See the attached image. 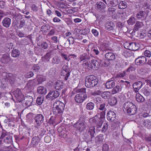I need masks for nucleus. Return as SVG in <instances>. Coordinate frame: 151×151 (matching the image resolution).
Instances as JSON below:
<instances>
[{"label":"nucleus","instance_id":"obj_1","mask_svg":"<svg viewBox=\"0 0 151 151\" xmlns=\"http://www.w3.org/2000/svg\"><path fill=\"white\" fill-rule=\"evenodd\" d=\"M123 111L125 113L129 115H133L136 113V107L131 102L128 101L125 102L123 105Z\"/></svg>","mask_w":151,"mask_h":151},{"label":"nucleus","instance_id":"obj_2","mask_svg":"<svg viewBox=\"0 0 151 151\" xmlns=\"http://www.w3.org/2000/svg\"><path fill=\"white\" fill-rule=\"evenodd\" d=\"M98 83V79L94 76H88L85 78V85L88 88L94 87L97 85Z\"/></svg>","mask_w":151,"mask_h":151},{"label":"nucleus","instance_id":"obj_3","mask_svg":"<svg viewBox=\"0 0 151 151\" xmlns=\"http://www.w3.org/2000/svg\"><path fill=\"white\" fill-rule=\"evenodd\" d=\"M64 108V104L60 101H57L54 104L52 112L55 115L61 114L63 112Z\"/></svg>","mask_w":151,"mask_h":151},{"label":"nucleus","instance_id":"obj_4","mask_svg":"<svg viewBox=\"0 0 151 151\" xmlns=\"http://www.w3.org/2000/svg\"><path fill=\"white\" fill-rule=\"evenodd\" d=\"M85 121L83 118H80L77 122L74 124L73 127L77 131L79 132L83 131L86 127Z\"/></svg>","mask_w":151,"mask_h":151},{"label":"nucleus","instance_id":"obj_5","mask_svg":"<svg viewBox=\"0 0 151 151\" xmlns=\"http://www.w3.org/2000/svg\"><path fill=\"white\" fill-rule=\"evenodd\" d=\"M106 5L103 2L99 1L96 3L95 8L100 14H104L106 12Z\"/></svg>","mask_w":151,"mask_h":151},{"label":"nucleus","instance_id":"obj_6","mask_svg":"<svg viewBox=\"0 0 151 151\" xmlns=\"http://www.w3.org/2000/svg\"><path fill=\"white\" fill-rule=\"evenodd\" d=\"M13 94L17 101L19 102L23 101L24 95L20 89L17 88L14 91Z\"/></svg>","mask_w":151,"mask_h":151},{"label":"nucleus","instance_id":"obj_7","mask_svg":"<svg viewBox=\"0 0 151 151\" xmlns=\"http://www.w3.org/2000/svg\"><path fill=\"white\" fill-rule=\"evenodd\" d=\"M87 95L85 94H76L74 97V99L75 102L78 103H81L87 98Z\"/></svg>","mask_w":151,"mask_h":151},{"label":"nucleus","instance_id":"obj_8","mask_svg":"<svg viewBox=\"0 0 151 151\" xmlns=\"http://www.w3.org/2000/svg\"><path fill=\"white\" fill-rule=\"evenodd\" d=\"M125 45L127 46V48L130 50L135 51L139 49L138 46L139 44L136 42H127Z\"/></svg>","mask_w":151,"mask_h":151},{"label":"nucleus","instance_id":"obj_9","mask_svg":"<svg viewBox=\"0 0 151 151\" xmlns=\"http://www.w3.org/2000/svg\"><path fill=\"white\" fill-rule=\"evenodd\" d=\"M32 97L30 96H27L24 99L23 98V101H22L23 106L26 108L30 106L33 102Z\"/></svg>","mask_w":151,"mask_h":151},{"label":"nucleus","instance_id":"obj_10","mask_svg":"<svg viewBox=\"0 0 151 151\" xmlns=\"http://www.w3.org/2000/svg\"><path fill=\"white\" fill-rule=\"evenodd\" d=\"M146 61L147 59L144 56L139 57L135 60V64L138 66H142L144 65L146 63Z\"/></svg>","mask_w":151,"mask_h":151},{"label":"nucleus","instance_id":"obj_11","mask_svg":"<svg viewBox=\"0 0 151 151\" xmlns=\"http://www.w3.org/2000/svg\"><path fill=\"white\" fill-rule=\"evenodd\" d=\"M10 14L12 17L13 18L15 19H20L22 18V16L19 13V11L18 9H12L10 12Z\"/></svg>","mask_w":151,"mask_h":151},{"label":"nucleus","instance_id":"obj_12","mask_svg":"<svg viewBox=\"0 0 151 151\" xmlns=\"http://www.w3.org/2000/svg\"><path fill=\"white\" fill-rule=\"evenodd\" d=\"M106 117L109 121L113 122L116 119V115L114 111H109L107 114Z\"/></svg>","mask_w":151,"mask_h":151},{"label":"nucleus","instance_id":"obj_13","mask_svg":"<svg viewBox=\"0 0 151 151\" xmlns=\"http://www.w3.org/2000/svg\"><path fill=\"white\" fill-rule=\"evenodd\" d=\"M11 22V19L9 17H6L4 18L2 20V24L4 27L8 28L10 27Z\"/></svg>","mask_w":151,"mask_h":151},{"label":"nucleus","instance_id":"obj_14","mask_svg":"<svg viewBox=\"0 0 151 151\" xmlns=\"http://www.w3.org/2000/svg\"><path fill=\"white\" fill-rule=\"evenodd\" d=\"M34 119L35 124L39 126L43 122L44 116L41 114H38L35 117Z\"/></svg>","mask_w":151,"mask_h":151},{"label":"nucleus","instance_id":"obj_15","mask_svg":"<svg viewBox=\"0 0 151 151\" xmlns=\"http://www.w3.org/2000/svg\"><path fill=\"white\" fill-rule=\"evenodd\" d=\"M143 85L141 81H138L134 83L133 84V87L134 89V91L135 93L138 92L139 90L141 88Z\"/></svg>","mask_w":151,"mask_h":151},{"label":"nucleus","instance_id":"obj_16","mask_svg":"<svg viewBox=\"0 0 151 151\" xmlns=\"http://www.w3.org/2000/svg\"><path fill=\"white\" fill-rule=\"evenodd\" d=\"M5 79L6 81L11 84L14 83L15 80L14 76L11 73H6Z\"/></svg>","mask_w":151,"mask_h":151},{"label":"nucleus","instance_id":"obj_17","mask_svg":"<svg viewBox=\"0 0 151 151\" xmlns=\"http://www.w3.org/2000/svg\"><path fill=\"white\" fill-rule=\"evenodd\" d=\"M79 58L81 61L84 62L87 61L91 58V57L88 53H83L80 55Z\"/></svg>","mask_w":151,"mask_h":151},{"label":"nucleus","instance_id":"obj_18","mask_svg":"<svg viewBox=\"0 0 151 151\" xmlns=\"http://www.w3.org/2000/svg\"><path fill=\"white\" fill-rule=\"evenodd\" d=\"M10 59L9 55L6 53L4 54L3 55L1 60L2 63L5 64H8L10 62Z\"/></svg>","mask_w":151,"mask_h":151},{"label":"nucleus","instance_id":"obj_19","mask_svg":"<svg viewBox=\"0 0 151 151\" xmlns=\"http://www.w3.org/2000/svg\"><path fill=\"white\" fill-rule=\"evenodd\" d=\"M114 78H111V80H108L106 83V88L107 89H111L114 87L115 82L113 80Z\"/></svg>","mask_w":151,"mask_h":151},{"label":"nucleus","instance_id":"obj_20","mask_svg":"<svg viewBox=\"0 0 151 151\" xmlns=\"http://www.w3.org/2000/svg\"><path fill=\"white\" fill-rule=\"evenodd\" d=\"M106 59L108 61H113L115 58V55L112 52H108L105 55Z\"/></svg>","mask_w":151,"mask_h":151},{"label":"nucleus","instance_id":"obj_21","mask_svg":"<svg viewBox=\"0 0 151 151\" xmlns=\"http://www.w3.org/2000/svg\"><path fill=\"white\" fill-rule=\"evenodd\" d=\"M118 0H107L105 3L110 6L115 7L119 4Z\"/></svg>","mask_w":151,"mask_h":151},{"label":"nucleus","instance_id":"obj_22","mask_svg":"<svg viewBox=\"0 0 151 151\" xmlns=\"http://www.w3.org/2000/svg\"><path fill=\"white\" fill-rule=\"evenodd\" d=\"M106 27L109 30H112L115 27V24L111 21H109L106 24Z\"/></svg>","mask_w":151,"mask_h":151},{"label":"nucleus","instance_id":"obj_23","mask_svg":"<svg viewBox=\"0 0 151 151\" xmlns=\"http://www.w3.org/2000/svg\"><path fill=\"white\" fill-rule=\"evenodd\" d=\"M86 89L85 88H82L80 89H75L72 92L73 94H75V92L76 93H79L78 94H85V95H87L86 94Z\"/></svg>","mask_w":151,"mask_h":151},{"label":"nucleus","instance_id":"obj_24","mask_svg":"<svg viewBox=\"0 0 151 151\" xmlns=\"http://www.w3.org/2000/svg\"><path fill=\"white\" fill-rule=\"evenodd\" d=\"M20 52L18 49L14 48L12 51L11 53L12 56L14 58H18L19 57Z\"/></svg>","mask_w":151,"mask_h":151},{"label":"nucleus","instance_id":"obj_25","mask_svg":"<svg viewBox=\"0 0 151 151\" xmlns=\"http://www.w3.org/2000/svg\"><path fill=\"white\" fill-rule=\"evenodd\" d=\"M135 98L136 100L139 103H142L145 100V98L139 93L136 94Z\"/></svg>","mask_w":151,"mask_h":151},{"label":"nucleus","instance_id":"obj_26","mask_svg":"<svg viewBox=\"0 0 151 151\" xmlns=\"http://www.w3.org/2000/svg\"><path fill=\"white\" fill-rule=\"evenodd\" d=\"M63 83L60 81H58L55 84V88L57 90H60L63 87Z\"/></svg>","mask_w":151,"mask_h":151},{"label":"nucleus","instance_id":"obj_27","mask_svg":"<svg viewBox=\"0 0 151 151\" xmlns=\"http://www.w3.org/2000/svg\"><path fill=\"white\" fill-rule=\"evenodd\" d=\"M146 12L145 11H141L137 13L136 17L138 19H144L145 16L146 14Z\"/></svg>","mask_w":151,"mask_h":151},{"label":"nucleus","instance_id":"obj_28","mask_svg":"<svg viewBox=\"0 0 151 151\" xmlns=\"http://www.w3.org/2000/svg\"><path fill=\"white\" fill-rule=\"evenodd\" d=\"M32 69L34 72L37 73L41 70V66L38 64H35L32 67Z\"/></svg>","mask_w":151,"mask_h":151},{"label":"nucleus","instance_id":"obj_29","mask_svg":"<svg viewBox=\"0 0 151 151\" xmlns=\"http://www.w3.org/2000/svg\"><path fill=\"white\" fill-rule=\"evenodd\" d=\"M104 139L103 135L100 134L95 138V142L98 144L101 142Z\"/></svg>","mask_w":151,"mask_h":151},{"label":"nucleus","instance_id":"obj_30","mask_svg":"<svg viewBox=\"0 0 151 151\" xmlns=\"http://www.w3.org/2000/svg\"><path fill=\"white\" fill-rule=\"evenodd\" d=\"M91 63L94 68H98L100 66V61L96 59H92L91 61Z\"/></svg>","mask_w":151,"mask_h":151},{"label":"nucleus","instance_id":"obj_31","mask_svg":"<svg viewBox=\"0 0 151 151\" xmlns=\"http://www.w3.org/2000/svg\"><path fill=\"white\" fill-rule=\"evenodd\" d=\"M99 116L96 115L93 117L90 118L89 119V122L91 123H95L96 124L100 118L99 116Z\"/></svg>","mask_w":151,"mask_h":151},{"label":"nucleus","instance_id":"obj_32","mask_svg":"<svg viewBox=\"0 0 151 151\" xmlns=\"http://www.w3.org/2000/svg\"><path fill=\"white\" fill-rule=\"evenodd\" d=\"M121 87L119 86H116L115 87H114V88L111 91V93L113 94H114L120 91L121 90Z\"/></svg>","mask_w":151,"mask_h":151},{"label":"nucleus","instance_id":"obj_33","mask_svg":"<svg viewBox=\"0 0 151 151\" xmlns=\"http://www.w3.org/2000/svg\"><path fill=\"white\" fill-rule=\"evenodd\" d=\"M37 91L38 93L42 95H45L47 92L46 88L42 86L39 87L37 88Z\"/></svg>","mask_w":151,"mask_h":151},{"label":"nucleus","instance_id":"obj_34","mask_svg":"<svg viewBox=\"0 0 151 151\" xmlns=\"http://www.w3.org/2000/svg\"><path fill=\"white\" fill-rule=\"evenodd\" d=\"M142 24L141 22L137 21L136 24H135L134 30V31H138L142 26Z\"/></svg>","mask_w":151,"mask_h":151},{"label":"nucleus","instance_id":"obj_35","mask_svg":"<svg viewBox=\"0 0 151 151\" xmlns=\"http://www.w3.org/2000/svg\"><path fill=\"white\" fill-rule=\"evenodd\" d=\"M116 103L117 99L115 97L110 98L108 101V103L111 106H114L116 105Z\"/></svg>","mask_w":151,"mask_h":151},{"label":"nucleus","instance_id":"obj_36","mask_svg":"<svg viewBox=\"0 0 151 151\" xmlns=\"http://www.w3.org/2000/svg\"><path fill=\"white\" fill-rule=\"evenodd\" d=\"M88 133L90 135L91 137L93 138L96 135L95 128L94 127H90L89 129Z\"/></svg>","mask_w":151,"mask_h":151},{"label":"nucleus","instance_id":"obj_37","mask_svg":"<svg viewBox=\"0 0 151 151\" xmlns=\"http://www.w3.org/2000/svg\"><path fill=\"white\" fill-rule=\"evenodd\" d=\"M94 107V104L92 102H90L87 104L86 108L87 110H91L93 109Z\"/></svg>","mask_w":151,"mask_h":151},{"label":"nucleus","instance_id":"obj_38","mask_svg":"<svg viewBox=\"0 0 151 151\" xmlns=\"http://www.w3.org/2000/svg\"><path fill=\"white\" fill-rule=\"evenodd\" d=\"M100 61V66L101 67L106 66L108 65L109 63L104 59L99 60Z\"/></svg>","mask_w":151,"mask_h":151},{"label":"nucleus","instance_id":"obj_39","mask_svg":"<svg viewBox=\"0 0 151 151\" xmlns=\"http://www.w3.org/2000/svg\"><path fill=\"white\" fill-rule=\"evenodd\" d=\"M136 19L133 17H131L127 20V23L129 25H133L136 22Z\"/></svg>","mask_w":151,"mask_h":151},{"label":"nucleus","instance_id":"obj_40","mask_svg":"<svg viewBox=\"0 0 151 151\" xmlns=\"http://www.w3.org/2000/svg\"><path fill=\"white\" fill-rule=\"evenodd\" d=\"M110 95V93L108 91H104L103 92L101 95L102 98L105 99H106L109 98Z\"/></svg>","mask_w":151,"mask_h":151},{"label":"nucleus","instance_id":"obj_41","mask_svg":"<svg viewBox=\"0 0 151 151\" xmlns=\"http://www.w3.org/2000/svg\"><path fill=\"white\" fill-rule=\"evenodd\" d=\"M127 7V4L124 1H121L119 4V8L120 9H124Z\"/></svg>","mask_w":151,"mask_h":151},{"label":"nucleus","instance_id":"obj_42","mask_svg":"<svg viewBox=\"0 0 151 151\" xmlns=\"http://www.w3.org/2000/svg\"><path fill=\"white\" fill-rule=\"evenodd\" d=\"M12 137L10 136L7 135L6 137L4 139V142L7 144H11L12 142Z\"/></svg>","mask_w":151,"mask_h":151},{"label":"nucleus","instance_id":"obj_43","mask_svg":"<svg viewBox=\"0 0 151 151\" xmlns=\"http://www.w3.org/2000/svg\"><path fill=\"white\" fill-rule=\"evenodd\" d=\"M70 72H61V75L63 76L64 78V80L66 81L68 80V77L70 75Z\"/></svg>","mask_w":151,"mask_h":151},{"label":"nucleus","instance_id":"obj_44","mask_svg":"<svg viewBox=\"0 0 151 151\" xmlns=\"http://www.w3.org/2000/svg\"><path fill=\"white\" fill-rule=\"evenodd\" d=\"M39 142V139L38 137L35 136L33 137L32 139L31 143L33 145H36Z\"/></svg>","mask_w":151,"mask_h":151},{"label":"nucleus","instance_id":"obj_45","mask_svg":"<svg viewBox=\"0 0 151 151\" xmlns=\"http://www.w3.org/2000/svg\"><path fill=\"white\" fill-rule=\"evenodd\" d=\"M108 124L107 123L104 124L101 131L102 133H105L106 132L108 128Z\"/></svg>","mask_w":151,"mask_h":151},{"label":"nucleus","instance_id":"obj_46","mask_svg":"<svg viewBox=\"0 0 151 151\" xmlns=\"http://www.w3.org/2000/svg\"><path fill=\"white\" fill-rule=\"evenodd\" d=\"M67 65H65L63 66L62 68V72H71L70 68L68 67V66L67 64Z\"/></svg>","mask_w":151,"mask_h":151},{"label":"nucleus","instance_id":"obj_47","mask_svg":"<svg viewBox=\"0 0 151 151\" xmlns=\"http://www.w3.org/2000/svg\"><path fill=\"white\" fill-rule=\"evenodd\" d=\"M106 104L105 103L101 104L97 107L98 109L101 111L106 110V108H105Z\"/></svg>","mask_w":151,"mask_h":151},{"label":"nucleus","instance_id":"obj_48","mask_svg":"<svg viewBox=\"0 0 151 151\" xmlns=\"http://www.w3.org/2000/svg\"><path fill=\"white\" fill-rule=\"evenodd\" d=\"M60 62V58L58 57H55L53 58L52 60V63L54 64H58Z\"/></svg>","mask_w":151,"mask_h":151},{"label":"nucleus","instance_id":"obj_49","mask_svg":"<svg viewBox=\"0 0 151 151\" xmlns=\"http://www.w3.org/2000/svg\"><path fill=\"white\" fill-rule=\"evenodd\" d=\"M103 123V121L102 120V119L100 118L99 120H98L96 123V127L97 128H100L101 127Z\"/></svg>","mask_w":151,"mask_h":151},{"label":"nucleus","instance_id":"obj_50","mask_svg":"<svg viewBox=\"0 0 151 151\" xmlns=\"http://www.w3.org/2000/svg\"><path fill=\"white\" fill-rule=\"evenodd\" d=\"M84 138L86 141H87L88 142H90L92 141L93 138L91 137V136H89L88 134H86L84 136Z\"/></svg>","mask_w":151,"mask_h":151},{"label":"nucleus","instance_id":"obj_51","mask_svg":"<svg viewBox=\"0 0 151 151\" xmlns=\"http://www.w3.org/2000/svg\"><path fill=\"white\" fill-rule=\"evenodd\" d=\"M116 9L112 7H109L108 10V13L109 14H112L115 12Z\"/></svg>","mask_w":151,"mask_h":151},{"label":"nucleus","instance_id":"obj_52","mask_svg":"<svg viewBox=\"0 0 151 151\" xmlns=\"http://www.w3.org/2000/svg\"><path fill=\"white\" fill-rule=\"evenodd\" d=\"M144 68L145 71L146 72H148L150 71L151 69V66L147 64L146 63L144 65Z\"/></svg>","mask_w":151,"mask_h":151},{"label":"nucleus","instance_id":"obj_53","mask_svg":"<svg viewBox=\"0 0 151 151\" xmlns=\"http://www.w3.org/2000/svg\"><path fill=\"white\" fill-rule=\"evenodd\" d=\"M34 75L32 71H29L25 74V76L27 78H30L33 76Z\"/></svg>","mask_w":151,"mask_h":151},{"label":"nucleus","instance_id":"obj_54","mask_svg":"<svg viewBox=\"0 0 151 151\" xmlns=\"http://www.w3.org/2000/svg\"><path fill=\"white\" fill-rule=\"evenodd\" d=\"M43 101V98L41 97H38L36 100L37 103L38 105H40L42 104Z\"/></svg>","mask_w":151,"mask_h":151},{"label":"nucleus","instance_id":"obj_55","mask_svg":"<svg viewBox=\"0 0 151 151\" xmlns=\"http://www.w3.org/2000/svg\"><path fill=\"white\" fill-rule=\"evenodd\" d=\"M85 64L86 66V68L89 70H91L93 67L92 64H91L89 63L88 62L85 63Z\"/></svg>","mask_w":151,"mask_h":151},{"label":"nucleus","instance_id":"obj_56","mask_svg":"<svg viewBox=\"0 0 151 151\" xmlns=\"http://www.w3.org/2000/svg\"><path fill=\"white\" fill-rule=\"evenodd\" d=\"M52 93H54V96H53V99L57 98L60 95L59 92L57 91H52Z\"/></svg>","mask_w":151,"mask_h":151},{"label":"nucleus","instance_id":"obj_57","mask_svg":"<svg viewBox=\"0 0 151 151\" xmlns=\"http://www.w3.org/2000/svg\"><path fill=\"white\" fill-rule=\"evenodd\" d=\"M7 86V83L4 82H2L0 83V87L3 89H5Z\"/></svg>","mask_w":151,"mask_h":151},{"label":"nucleus","instance_id":"obj_58","mask_svg":"<svg viewBox=\"0 0 151 151\" xmlns=\"http://www.w3.org/2000/svg\"><path fill=\"white\" fill-rule=\"evenodd\" d=\"M143 93L145 96H150V91H149L147 89H145L143 91Z\"/></svg>","mask_w":151,"mask_h":151},{"label":"nucleus","instance_id":"obj_59","mask_svg":"<svg viewBox=\"0 0 151 151\" xmlns=\"http://www.w3.org/2000/svg\"><path fill=\"white\" fill-rule=\"evenodd\" d=\"M126 75V73L124 71H123L122 73H119L116 75L117 78H122L124 77Z\"/></svg>","mask_w":151,"mask_h":151},{"label":"nucleus","instance_id":"obj_60","mask_svg":"<svg viewBox=\"0 0 151 151\" xmlns=\"http://www.w3.org/2000/svg\"><path fill=\"white\" fill-rule=\"evenodd\" d=\"M144 125L147 127L149 126H151V119L145 121L144 122Z\"/></svg>","mask_w":151,"mask_h":151},{"label":"nucleus","instance_id":"obj_61","mask_svg":"<svg viewBox=\"0 0 151 151\" xmlns=\"http://www.w3.org/2000/svg\"><path fill=\"white\" fill-rule=\"evenodd\" d=\"M109 150V146L106 144L103 145L102 147L103 151H108Z\"/></svg>","mask_w":151,"mask_h":151},{"label":"nucleus","instance_id":"obj_62","mask_svg":"<svg viewBox=\"0 0 151 151\" xmlns=\"http://www.w3.org/2000/svg\"><path fill=\"white\" fill-rule=\"evenodd\" d=\"M106 114V110L102 111L100 113V115L99 116V117L102 119H103L105 118V116Z\"/></svg>","mask_w":151,"mask_h":151},{"label":"nucleus","instance_id":"obj_63","mask_svg":"<svg viewBox=\"0 0 151 151\" xmlns=\"http://www.w3.org/2000/svg\"><path fill=\"white\" fill-rule=\"evenodd\" d=\"M6 3L3 1H0V7L2 9H4L5 7Z\"/></svg>","mask_w":151,"mask_h":151},{"label":"nucleus","instance_id":"obj_64","mask_svg":"<svg viewBox=\"0 0 151 151\" xmlns=\"http://www.w3.org/2000/svg\"><path fill=\"white\" fill-rule=\"evenodd\" d=\"M31 8L33 11L36 12L38 11V7L34 4L32 5Z\"/></svg>","mask_w":151,"mask_h":151}]
</instances>
